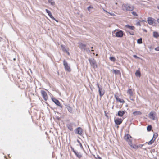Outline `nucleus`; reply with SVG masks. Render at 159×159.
<instances>
[{"label": "nucleus", "instance_id": "1", "mask_svg": "<svg viewBox=\"0 0 159 159\" xmlns=\"http://www.w3.org/2000/svg\"><path fill=\"white\" fill-rule=\"evenodd\" d=\"M122 8L125 11H132L134 9V7L128 4H124L122 5Z\"/></svg>", "mask_w": 159, "mask_h": 159}, {"label": "nucleus", "instance_id": "2", "mask_svg": "<svg viewBox=\"0 0 159 159\" xmlns=\"http://www.w3.org/2000/svg\"><path fill=\"white\" fill-rule=\"evenodd\" d=\"M89 61L90 63V65L94 68H97L98 67L97 63L96 60L93 58L89 59Z\"/></svg>", "mask_w": 159, "mask_h": 159}, {"label": "nucleus", "instance_id": "3", "mask_svg": "<svg viewBox=\"0 0 159 159\" xmlns=\"http://www.w3.org/2000/svg\"><path fill=\"white\" fill-rule=\"evenodd\" d=\"M124 139L129 144H130L132 143V138L129 134L125 135L124 137Z\"/></svg>", "mask_w": 159, "mask_h": 159}, {"label": "nucleus", "instance_id": "4", "mask_svg": "<svg viewBox=\"0 0 159 159\" xmlns=\"http://www.w3.org/2000/svg\"><path fill=\"white\" fill-rule=\"evenodd\" d=\"M63 65L66 71L68 72H70L71 71V69L70 66H69L67 62L65 60H64L63 61Z\"/></svg>", "mask_w": 159, "mask_h": 159}, {"label": "nucleus", "instance_id": "5", "mask_svg": "<svg viewBox=\"0 0 159 159\" xmlns=\"http://www.w3.org/2000/svg\"><path fill=\"white\" fill-rule=\"evenodd\" d=\"M41 96L45 101H47L48 99V94L45 91L41 90L40 91Z\"/></svg>", "mask_w": 159, "mask_h": 159}, {"label": "nucleus", "instance_id": "6", "mask_svg": "<svg viewBox=\"0 0 159 159\" xmlns=\"http://www.w3.org/2000/svg\"><path fill=\"white\" fill-rule=\"evenodd\" d=\"M123 119L121 118H116L115 119L114 121L116 125H120L123 121Z\"/></svg>", "mask_w": 159, "mask_h": 159}, {"label": "nucleus", "instance_id": "7", "mask_svg": "<svg viewBox=\"0 0 159 159\" xmlns=\"http://www.w3.org/2000/svg\"><path fill=\"white\" fill-rule=\"evenodd\" d=\"M148 22L149 24L150 25H155V20L154 19L152 18H149L148 20Z\"/></svg>", "mask_w": 159, "mask_h": 159}, {"label": "nucleus", "instance_id": "8", "mask_svg": "<svg viewBox=\"0 0 159 159\" xmlns=\"http://www.w3.org/2000/svg\"><path fill=\"white\" fill-rule=\"evenodd\" d=\"M115 35L117 37H122L123 36L124 33L122 31L120 30L115 33Z\"/></svg>", "mask_w": 159, "mask_h": 159}, {"label": "nucleus", "instance_id": "9", "mask_svg": "<svg viewBox=\"0 0 159 159\" xmlns=\"http://www.w3.org/2000/svg\"><path fill=\"white\" fill-rule=\"evenodd\" d=\"M72 150L77 157L79 158H80L82 157V155L80 152L75 150L74 149H72Z\"/></svg>", "mask_w": 159, "mask_h": 159}, {"label": "nucleus", "instance_id": "10", "mask_svg": "<svg viewBox=\"0 0 159 159\" xmlns=\"http://www.w3.org/2000/svg\"><path fill=\"white\" fill-rule=\"evenodd\" d=\"M156 115V113L155 112L152 111L149 114V117L153 120H155V115Z\"/></svg>", "mask_w": 159, "mask_h": 159}, {"label": "nucleus", "instance_id": "11", "mask_svg": "<svg viewBox=\"0 0 159 159\" xmlns=\"http://www.w3.org/2000/svg\"><path fill=\"white\" fill-rule=\"evenodd\" d=\"M51 99L52 101L57 106L61 107V104L58 100L56 99L55 98H52Z\"/></svg>", "mask_w": 159, "mask_h": 159}, {"label": "nucleus", "instance_id": "12", "mask_svg": "<svg viewBox=\"0 0 159 159\" xmlns=\"http://www.w3.org/2000/svg\"><path fill=\"white\" fill-rule=\"evenodd\" d=\"M115 97L117 102H120L121 103H124L125 102V101L123 99H121L119 98L118 96L115 95Z\"/></svg>", "mask_w": 159, "mask_h": 159}, {"label": "nucleus", "instance_id": "13", "mask_svg": "<svg viewBox=\"0 0 159 159\" xmlns=\"http://www.w3.org/2000/svg\"><path fill=\"white\" fill-rule=\"evenodd\" d=\"M98 92L100 97H102L105 94V91L102 88L99 89L98 90Z\"/></svg>", "mask_w": 159, "mask_h": 159}, {"label": "nucleus", "instance_id": "14", "mask_svg": "<svg viewBox=\"0 0 159 159\" xmlns=\"http://www.w3.org/2000/svg\"><path fill=\"white\" fill-rule=\"evenodd\" d=\"M134 91V90L130 89L128 90L127 93L129 95V96L131 97L133 95Z\"/></svg>", "mask_w": 159, "mask_h": 159}, {"label": "nucleus", "instance_id": "15", "mask_svg": "<svg viewBox=\"0 0 159 159\" xmlns=\"http://www.w3.org/2000/svg\"><path fill=\"white\" fill-rule=\"evenodd\" d=\"M46 12L48 13V15L50 16V17L52 19H55V18L52 16V13L48 10L47 9H46Z\"/></svg>", "mask_w": 159, "mask_h": 159}, {"label": "nucleus", "instance_id": "16", "mask_svg": "<svg viewBox=\"0 0 159 159\" xmlns=\"http://www.w3.org/2000/svg\"><path fill=\"white\" fill-rule=\"evenodd\" d=\"M67 127L68 128V129L70 131H72L73 130V128L72 127V124L70 123L68 124H67L66 125Z\"/></svg>", "mask_w": 159, "mask_h": 159}, {"label": "nucleus", "instance_id": "17", "mask_svg": "<svg viewBox=\"0 0 159 159\" xmlns=\"http://www.w3.org/2000/svg\"><path fill=\"white\" fill-rule=\"evenodd\" d=\"M76 131L78 134L81 135L83 132V130L80 127H78L76 129Z\"/></svg>", "mask_w": 159, "mask_h": 159}, {"label": "nucleus", "instance_id": "18", "mask_svg": "<svg viewBox=\"0 0 159 159\" xmlns=\"http://www.w3.org/2000/svg\"><path fill=\"white\" fill-rule=\"evenodd\" d=\"M125 114V112L123 111H119L118 113V115L119 116L122 117Z\"/></svg>", "mask_w": 159, "mask_h": 159}, {"label": "nucleus", "instance_id": "19", "mask_svg": "<svg viewBox=\"0 0 159 159\" xmlns=\"http://www.w3.org/2000/svg\"><path fill=\"white\" fill-rule=\"evenodd\" d=\"M66 106L69 112H72L73 111L72 108L69 105H66Z\"/></svg>", "mask_w": 159, "mask_h": 159}, {"label": "nucleus", "instance_id": "20", "mask_svg": "<svg viewBox=\"0 0 159 159\" xmlns=\"http://www.w3.org/2000/svg\"><path fill=\"white\" fill-rule=\"evenodd\" d=\"M113 72L115 74H119L121 75V73L119 70H113Z\"/></svg>", "mask_w": 159, "mask_h": 159}, {"label": "nucleus", "instance_id": "21", "mask_svg": "<svg viewBox=\"0 0 159 159\" xmlns=\"http://www.w3.org/2000/svg\"><path fill=\"white\" fill-rule=\"evenodd\" d=\"M133 114L134 116L139 115H141L142 113L140 111H135L133 112Z\"/></svg>", "mask_w": 159, "mask_h": 159}, {"label": "nucleus", "instance_id": "22", "mask_svg": "<svg viewBox=\"0 0 159 159\" xmlns=\"http://www.w3.org/2000/svg\"><path fill=\"white\" fill-rule=\"evenodd\" d=\"M93 7L92 6H90L88 7L87 8V9L89 11L92 12V10L93 9Z\"/></svg>", "mask_w": 159, "mask_h": 159}, {"label": "nucleus", "instance_id": "23", "mask_svg": "<svg viewBox=\"0 0 159 159\" xmlns=\"http://www.w3.org/2000/svg\"><path fill=\"white\" fill-rule=\"evenodd\" d=\"M129 145H130V146L131 147H132L133 148L135 149H137L139 148V147L138 145H135V144L133 145L132 144V143H131L130 144H129Z\"/></svg>", "mask_w": 159, "mask_h": 159}, {"label": "nucleus", "instance_id": "24", "mask_svg": "<svg viewBox=\"0 0 159 159\" xmlns=\"http://www.w3.org/2000/svg\"><path fill=\"white\" fill-rule=\"evenodd\" d=\"M135 75L136 76H138L139 77H140L141 76V73L140 71L138 70H137L135 73Z\"/></svg>", "mask_w": 159, "mask_h": 159}, {"label": "nucleus", "instance_id": "25", "mask_svg": "<svg viewBox=\"0 0 159 159\" xmlns=\"http://www.w3.org/2000/svg\"><path fill=\"white\" fill-rule=\"evenodd\" d=\"M125 27L131 30H133L134 29V26H129L128 25H126Z\"/></svg>", "mask_w": 159, "mask_h": 159}, {"label": "nucleus", "instance_id": "26", "mask_svg": "<svg viewBox=\"0 0 159 159\" xmlns=\"http://www.w3.org/2000/svg\"><path fill=\"white\" fill-rule=\"evenodd\" d=\"M155 140H154L153 138H152V139L148 143V144L149 145H151L155 141Z\"/></svg>", "mask_w": 159, "mask_h": 159}, {"label": "nucleus", "instance_id": "27", "mask_svg": "<svg viewBox=\"0 0 159 159\" xmlns=\"http://www.w3.org/2000/svg\"><path fill=\"white\" fill-rule=\"evenodd\" d=\"M109 59L111 61L113 62H115L116 60V59L114 57H110L109 58Z\"/></svg>", "mask_w": 159, "mask_h": 159}, {"label": "nucleus", "instance_id": "28", "mask_svg": "<svg viewBox=\"0 0 159 159\" xmlns=\"http://www.w3.org/2000/svg\"><path fill=\"white\" fill-rule=\"evenodd\" d=\"M86 47V45L85 44L81 43L80 45V47L82 49H84Z\"/></svg>", "mask_w": 159, "mask_h": 159}, {"label": "nucleus", "instance_id": "29", "mask_svg": "<svg viewBox=\"0 0 159 159\" xmlns=\"http://www.w3.org/2000/svg\"><path fill=\"white\" fill-rule=\"evenodd\" d=\"M153 36L155 38H157L159 36V35L157 32H154L153 33Z\"/></svg>", "mask_w": 159, "mask_h": 159}, {"label": "nucleus", "instance_id": "30", "mask_svg": "<svg viewBox=\"0 0 159 159\" xmlns=\"http://www.w3.org/2000/svg\"><path fill=\"white\" fill-rule=\"evenodd\" d=\"M152 127L151 125H148L147 127V130L148 131H150L152 129Z\"/></svg>", "mask_w": 159, "mask_h": 159}, {"label": "nucleus", "instance_id": "31", "mask_svg": "<svg viewBox=\"0 0 159 159\" xmlns=\"http://www.w3.org/2000/svg\"><path fill=\"white\" fill-rule=\"evenodd\" d=\"M158 135V134L157 133H154L153 134L152 138L155 140L156 138L157 137Z\"/></svg>", "mask_w": 159, "mask_h": 159}, {"label": "nucleus", "instance_id": "32", "mask_svg": "<svg viewBox=\"0 0 159 159\" xmlns=\"http://www.w3.org/2000/svg\"><path fill=\"white\" fill-rule=\"evenodd\" d=\"M61 48L62 50L63 51H65V50H66V49H65V46L63 45H61Z\"/></svg>", "mask_w": 159, "mask_h": 159}, {"label": "nucleus", "instance_id": "33", "mask_svg": "<svg viewBox=\"0 0 159 159\" xmlns=\"http://www.w3.org/2000/svg\"><path fill=\"white\" fill-rule=\"evenodd\" d=\"M68 50H65V52L69 56L70 55V53L68 51Z\"/></svg>", "mask_w": 159, "mask_h": 159}, {"label": "nucleus", "instance_id": "34", "mask_svg": "<svg viewBox=\"0 0 159 159\" xmlns=\"http://www.w3.org/2000/svg\"><path fill=\"white\" fill-rule=\"evenodd\" d=\"M104 11H105L106 12H107V13H108L111 16H114V15H115L114 14V13H108V12H107L106 11L104 10Z\"/></svg>", "mask_w": 159, "mask_h": 159}, {"label": "nucleus", "instance_id": "35", "mask_svg": "<svg viewBox=\"0 0 159 159\" xmlns=\"http://www.w3.org/2000/svg\"><path fill=\"white\" fill-rule=\"evenodd\" d=\"M132 13L133 15L134 16H137V13L133 11L132 12Z\"/></svg>", "mask_w": 159, "mask_h": 159}, {"label": "nucleus", "instance_id": "36", "mask_svg": "<svg viewBox=\"0 0 159 159\" xmlns=\"http://www.w3.org/2000/svg\"><path fill=\"white\" fill-rule=\"evenodd\" d=\"M142 40H137V43L139 44H141L142 43Z\"/></svg>", "mask_w": 159, "mask_h": 159}, {"label": "nucleus", "instance_id": "37", "mask_svg": "<svg viewBox=\"0 0 159 159\" xmlns=\"http://www.w3.org/2000/svg\"><path fill=\"white\" fill-rule=\"evenodd\" d=\"M155 49L156 51H159V46L155 48Z\"/></svg>", "mask_w": 159, "mask_h": 159}, {"label": "nucleus", "instance_id": "38", "mask_svg": "<svg viewBox=\"0 0 159 159\" xmlns=\"http://www.w3.org/2000/svg\"><path fill=\"white\" fill-rule=\"evenodd\" d=\"M51 4L52 5H54L55 4V3L54 2H51Z\"/></svg>", "mask_w": 159, "mask_h": 159}, {"label": "nucleus", "instance_id": "39", "mask_svg": "<svg viewBox=\"0 0 159 159\" xmlns=\"http://www.w3.org/2000/svg\"><path fill=\"white\" fill-rule=\"evenodd\" d=\"M97 86H98V89H100L101 88L99 86V85L98 84H98H97Z\"/></svg>", "mask_w": 159, "mask_h": 159}, {"label": "nucleus", "instance_id": "40", "mask_svg": "<svg viewBox=\"0 0 159 159\" xmlns=\"http://www.w3.org/2000/svg\"><path fill=\"white\" fill-rule=\"evenodd\" d=\"M133 57L135 58H138V57L136 55H134Z\"/></svg>", "mask_w": 159, "mask_h": 159}, {"label": "nucleus", "instance_id": "41", "mask_svg": "<svg viewBox=\"0 0 159 159\" xmlns=\"http://www.w3.org/2000/svg\"><path fill=\"white\" fill-rule=\"evenodd\" d=\"M80 147L81 148H83V146H82V144L81 143H80Z\"/></svg>", "mask_w": 159, "mask_h": 159}, {"label": "nucleus", "instance_id": "42", "mask_svg": "<svg viewBox=\"0 0 159 159\" xmlns=\"http://www.w3.org/2000/svg\"><path fill=\"white\" fill-rule=\"evenodd\" d=\"M157 21L159 23V18L157 19Z\"/></svg>", "mask_w": 159, "mask_h": 159}, {"label": "nucleus", "instance_id": "43", "mask_svg": "<svg viewBox=\"0 0 159 159\" xmlns=\"http://www.w3.org/2000/svg\"><path fill=\"white\" fill-rule=\"evenodd\" d=\"M53 20H55L56 22H58L57 20H56L55 19H55H53Z\"/></svg>", "mask_w": 159, "mask_h": 159}, {"label": "nucleus", "instance_id": "44", "mask_svg": "<svg viewBox=\"0 0 159 159\" xmlns=\"http://www.w3.org/2000/svg\"><path fill=\"white\" fill-rule=\"evenodd\" d=\"M91 51H93V50L92 49V50H91Z\"/></svg>", "mask_w": 159, "mask_h": 159}, {"label": "nucleus", "instance_id": "45", "mask_svg": "<svg viewBox=\"0 0 159 159\" xmlns=\"http://www.w3.org/2000/svg\"><path fill=\"white\" fill-rule=\"evenodd\" d=\"M139 40H141V39H140Z\"/></svg>", "mask_w": 159, "mask_h": 159}, {"label": "nucleus", "instance_id": "46", "mask_svg": "<svg viewBox=\"0 0 159 159\" xmlns=\"http://www.w3.org/2000/svg\"><path fill=\"white\" fill-rule=\"evenodd\" d=\"M93 47H91V48H92V49H93Z\"/></svg>", "mask_w": 159, "mask_h": 159}, {"label": "nucleus", "instance_id": "47", "mask_svg": "<svg viewBox=\"0 0 159 159\" xmlns=\"http://www.w3.org/2000/svg\"><path fill=\"white\" fill-rule=\"evenodd\" d=\"M117 127L118 128L119 127V126H118Z\"/></svg>", "mask_w": 159, "mask_h": 159}, {"label": "nucleus", "instance_id": "48", "mask_svg": "<svg viewBox=\"0 0 159 159\" xmlns=\"http://www.w3.org/2000/svg\"><path fill=\"white\" fill-rule=\"evenodd\" d=\"M99 159H101V158H99Z\"/></svg>", "mask_w": 159, "mask_h": 159}]
</instances>
